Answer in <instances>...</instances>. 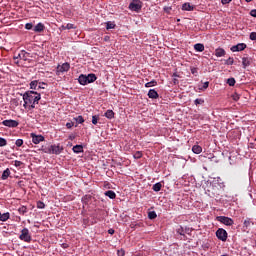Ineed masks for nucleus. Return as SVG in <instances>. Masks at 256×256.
<instances>
[{"instance_id":"f257e3e1","label":"nucleus","mask_w":256,"mask_h":256,"mask_svg":"<svg viewBox=\"0 0 256 256\" xmlns=\"http://www.w3.org/2000/svg\"><path fill=\"white\" fill-rule=\"evenodd\" d=\"M22 97L24 101L23 107L28 109V111H33L36 105H39V101H41V94L33 90L26 91Z\"/></svg>"},{"instance_id":"f03ea898","label":"nucleus","mask_w":256,"mask_h":256,"mask_svg":"<svg viewBox=\"0 0 256 256\" xmlns=\"http://www.w3.org/2000/svg\"><path fill=\"white\" fill-rule=\"evenodd\" d=\"M128 9H130V11H135L136 13H139V11L143 9V2H141V0H133L129 4Z\"/></svg>"},{"instance_id":"7ed1b4c3","label":"nucleus","mask_w":256,"mask_h":256,"mask_svg":"<svg viewBox=\"0 0 256 256\" xmlns=\"http://www.w3.org/2000/svg\"><path fill=\"white\" fill-rule=\"evenodd\" d=\"M19 239H20V241H24L25 243H31L33 238L31 237V233H29L28 228H24L21 230Z\"/></svg>"},{"instance_id":"20e7f679","label":"nucleus","mask_w":256,"mask_h":256,"mask_svg":"<svg viewBox=\"0 0 256 256\" xmlns=\"http://www.w3.org/2000/svg\"><path fill=\"white\" fill-rule=\"evenodd\" d=\"M63 149V145L61 144L50 145V155H61Z\"/></svg>"},{"instance_id":"39448f33","label":"nucleus","mask_w":256,"mask_h":256,"mask_svg":"<svg viewBox=\"0 0 256 256\" xmlns=\"http://www.w3.org/2000/svg\"><path fill=\"white\" fill-rule=\"evenodd\" d=\"M71 69V65L67 62L63 63L62 65H58L56 68V74L60 75V73H66Z\"/></svg>"},{"instance_id":"423d86ee","label":"nucleus","mask_w":256,"mask_h":256,"mask_svg":"<svg viewBox=\"0 0 256 256\" xmlns=\"http://www.w3.org/2000/svg\"><path fill=\"white\" fill-rule=\"evenodd\" d=\"M217 221H219L220 223H223L224 225H227L228 227H231V225H233L234 223L233 219L227 216H218Z\"/></svg>"},{"instance_id":"0eeeda50","label":"nucleus","mask_w":256,"mask_h":256,"mask_svg":"<svg viewBox=\"0 0 256 256\" xmlns=\"http://www.w3.org/2000/svg\"><path fill=\"white\" fill-rule=\"evenodd\" d=\"M2 124L4 127H10L12 129H15V127H19V122L17 120H4L2 121Z\"/></svg>"},{"instance_id":"6e6552de","label":"nucleus","mask_w":256,"mask_h":256,"mask_svg":"<svg viewBox=\"0 0 256 256\" xmlns=\"http://www.w3.org/2000/svg\"><path fill=\"white\" fill-rule=\"evenodd\" d=\"M216 237H218L220 241H227V231L223 228H219L216 231Z\"/></svg>"},{"instance_id":"1a4fd4ad","label":"nucleus","mask_w":256,"mask_h":256,"mask_svg":"<svg viewBox=\"0 0 256 256\" xmlns=\"http://www.w3.org/2000/svg\"><path fill=\"white\" fill-rule=\"evenodd\" d=\"M31 138H32V143H34V145H39V143H41L42 141H45V137H43V135H36L34 133L31 134Z\"/></svg>"},{"instance_id":"9d476101","label":"nucleus","mask_w":256,"mask_h":256,"mask_svg":"<svg viewBox=\"0 0 256 256\" xmlns=\"http://www.w3.org/2000/svg\"><path fill=\"white\" fill-rule=\"evenodd\" d=\"M245 49H247V44H245V43H239V44H237V45L232 46L230 50H231L233 53H235V52H237V51H245Z\"/></svg>"},{"instance_id":"9b49d317","label":"nucleus","mask_w":256,"mask_h":256,"mask_svg":"<svg viewBox=\"0 0 256 256\" xmlns=\"http://www.w3.org/2000/svg\"><path fill=\"white\" fill-rule=\"evenodd\" d=\"M18 57L22 59V61H28L29 57H33V56H31V53L25 50H21L20 53H18Z\"/></svg>"},{"instance_id":"f8f14e48","label":"nucleus","mask_w":256,"mask_h":256,"mask_svg":"<svg viewBox=\"0 0 256 256\" xmlns=\"http://www.w3.org/2000/svg\"><path fill=\"white\" fill-rule=\"evenodd\" d=\"M83 205H89L93 201V196L91 194H86L81 199Z\"/></svg>"},{"instance_id":"ddd939ff","label":"nucleus","mask_w":256,"mask_h":256,"mask_svg":"<svg viewBox=\"0 0 256 256\" xmlns=\"http://www.w3.org/2000/svg\"><path fill=\"white\" fill-rule=\"evenodd\" d=\"M33 31L35 32V33H43L44 31H45V24H43V23H38L35 27H34V29H33Z\"/></svg>"},{"instance_id":"4468645a","label":"nucleus","mask_w":256,"mask_h":256,"mask_svg":"<svg viewBox=\"0 0 256 256\" xmlns=\"http://www.w3.org/2000/svg\"><path fill=\"white\" fill-rule=\"evenodd\" d=\"M253 225H255V222H253V219L246 218L244 220V223H243V228L244 229H249V227H253Z\"/></svg>"},{"instance_id":"2eb2a0df","label":"nucleus","mask_w":256,"mask_h":256,"mask_svg":"<svg viewBox=\"0 0 256 256\" xmlns=\"http://www.w3.org/2000/svg\"><path fill=\"white\" fill-rule=\"evenodd\" d=\"M253 59H251L250 57H243L242 58V65L244 69H247V67H249V65H251Z\"/></svg>"},{"instance_id":"dca6fc26","label":"nucleus","mask_w":256,"mask_h":256,"mask_svg":"<svg viewBox=\"0 0 256 256\" xmlns=\"http://www.w3.org/2000/svg\"><path fill=\"white\" fill-rule=\"evenodd\" d=\"M149 99H159V93L155 89H150L148 91Z\"/></svg>"},{"instance_id":"f3484780","label":"nucleus","mask_w":256,"mask_h":256,"mask_svg":"<svg viewBox=\"0 0 256 256\" xmlns=\"http://www.w3.org/2000/svg\"><path fill=\"white\" fill-rule=\"evenodd\" d=\"M225 55H227V52L225 51V49L223 48H217L215 50V56L216 57H225Z\"/></svg>"},{"instance_id":"a211bd4d","label":"nucleus","mask_w":256,"mask_h":256,"mask_svg":"<svg viewBox=\"0 0 256 256\" xmlns=\"http://www.w3.org/2000/svg\"><path fill=\"white\" fill-rule=\"evenodd\" d=\"M78 82L80 83V85H88L89 82L87 80V75L81 74L78 78Z\"/></svg>"},{"instance_id":"6ab92c4d","label":"nucleus","mask_w":256,"mask_h":256,"mask_svg":"<svg viewBox=\"0 0 256 256\" xmlns=\"http://www.w3.org/2000/svg\"><path fill=\"white\" fill-rule=\"evenodd\" d=\"M86 79L88 83H95V81H97V75H95L94 73L88 74L86 76Z\"/></svg>"},{"instance_id":"aec40b11","label":"nucleus","mask_w":256,"mask_h":256,"mask_svg":"<svg viewBox=\"0 0 256 256\" xmlns=\"http://www.w3.org/2000/svg\"><path fill=\"white\" fill-rule=\"evenodd\" d=\"M10 175H11V170L9 168H7L2 173V176H1L2 181H6V179H9Z\"/></svg>"},{"instance_id":"412c9836","label":"nucleus","mask_w":256,"mask_h":256,"mask_svg":"<svg viewBox=\"0 0 256 256\" xmlns=\"http://www.w3.org/2000/svg\"><path fill=\"white\" fill-rule=\"evenodd\" d=\"M194 49L199 53H203V51H205V45H203L202 43H197L194 45Z\"/></svg>"},{"instance_id":"4be33fe9","label":"nucleus","mask_w":256,"mask_h":256,"mask_svg":"<svg viewBox=\"0 0 256 256\" xmlns=\"http://www.w3.org/2000/svg\"><path fill=\"white\" fill-rule=\"evenodd\" d=\"M73 153L79 154V153H83V145H75L72 148Z\"/></svg>"},{"instance_id":"5701e85b","label":"nucleus","mask_w":256,"mask_h":256,"mask_svg":"<svg viewBox=\"0 0 256 256\" xmlns=\"http://www.w3.org/2000/svg\"><path fill=\"white\" fill-rule=\"evenodd\" d=\"M104 195H105L106 197H109V199H116V197H117V194H115V191H113V190H108V191H106V192L104 193Z\"/></svg>"},{"instance_id":"b1692460","label":"nucleus","mask_w":256,"mask_h":256,"mask_svg":"<svg viewBox=\"0 0 256 256\" xmlns=\"http://www.w3.org/2000/svg\"><path fill=\"white\" fill-rule=\"evenodd\" d=\"M69 30V29H76L75 25L74 24H71V23H68L66 25H62L60 27V31H65V30Z\"/></svg>"},{"instance_id":"393cba45","label":"nucleus","mask_w":256,"mask_h":256,"mask_svg":"<svg viewBox=\"0 0 256 256\" xmlns=\"http://www.w3.org/2000/svg\"><path fill=\"white\" fill-rule=\"evenodd\" d=\"M193 9H195V7L191 6L190 3H184L182 5V11H193Z\"/></svg>"},{"instance_id":"a878e982","label":"nucleus","mask_w":256,"mask_h":256,"mask_svg":"<svg viewBox=\"0 0 256 256\" xmlns=\"http://www.w3.org/2000/svg\"><path fill=\"white\" fill-rule=\"evenodd\" d=\"M107 119H113L115 117V112L113 110H107L104 114Z\"/></svg>"},{"instance_id":"bb28decb","label":"nucleus","mask_w":256,"mask_h":256,"mask_svg":"<svg viewBox=\"0 0 256 256\" xmlns=\"http://www.w3.org/2000/svg\"><path fill=\"white\" fill-rule=\"evenodd\" d=\"M192 151L193 153H195L196 155H199V153H201L203 151V148L199 145H194L192 147Z\"/></svg>"},{"instance_id":"cd10ccee","label":"nucleus","mask_w":256,"mask_h":256,"mask_svg":"<svg viewBox=\"0 0 256 256\" xmlns=\"http://www.w3.org/2000/svg\"><path fill=\"white\" fill-rule=\"evenodd\" d=\"M10 217H11V214H9V212H6L4 214H1L0 221L2 222L9 221Z\"/></svg>"},{"instance_id":"c85d7f7f","label":"nucleus","mask_w":256,"mask_h":256,"mask_svg":"<svg viewBox=\"0 0 256 256\" xmlns=\"http://www.w3.org/2000/svg\"><path fill=\"white\" fill-rule=\"evenodd\" d=\"M39 85V81L34 80L30 82V89L37 91Z\"/></svg>"},{"instance_id":"c756f323","label":"nucleus","mask_w":256,"mask_h":256,"mask_svg":"<svg viewBox=\"0 0 256 256\" xmlns=\"http://www.w3.org/2000/svg\"><path fill=\"white\" fill-rule=\"evenodd\" d=\"M163 187V185L161 184V182H158L156 184L153 185L152 189L153 191H155L156 193H159V191H161V188Z\"/></svg>"},{"instance_id":"7c9ffc66","label":"nucleus","mask_w":256,"mask_h":256,"mask_svg":"<svg viewBox=\"0 0 256 256\" xmlns=\"http://www.w3.org/2000/svg\"><path fill=\"white\" fill-rule=\"evenodd\" d=\"M40 151H42L43 153H47L48 155H50V153H51V145H49V146H42V147L40 148Z\"/></svg>"},{"instance_id":"2f4dec72","label":"nucleus","mask_w":256,"mask_h":256,"mask_svg":"<svg viewBox=\"0 0 256 256\" xmlns=\"http://www.w3.org/2000/svg\"><path fill=\"white\" fill-rule=\"evenodd\" d=\"M148 219H151V220L157 219V212L155 211L148 212Z\"/></svg>"},{"instance_id":"473e14b6","label":"nucleus","mask_w":256,"mask_h":256,"mask_svg":"<svg viewBox=\"0 0 256 256\" xmlns=\"http://www.w3.org/2000/svg\"><path fill=\"white\" fill-rule=\"evenodd\" d=\"M116 25H115V22H111V21H108L106 23V29L109 30V29H115Z\"/></svg>"},{"instance_id":"72a5a7b5","label":"nucleus","mask_w":256,"mask_h":256,"mask_svg":"<svg viewBox=\"0 0 256 256\" xmlns=\"http://www.w3.org/2000/svg\"><path fill=\"white\" fill-rule=\"evenodd\" d=\"M155 86H157L156 80H151L150 82H147V83L145 84V87H146V88L155 87Z\"/></svg>"},{"instance_id":"f704fd0d","label":"nucleus","mask_w":256,"mask_h":256,"mask_svg":"<svg viewBox=\"0 0 256 256\" xmlns=\"http://www.w3.org/2000/svg\"><path fill=\"white\" fill-rule=\"evenodd\" d=\"M18 213H20V215H25V213H27V206H21L18 208Z\"/></svg>"},{"instance_id":"c9c22d12","label":"nucleus","mask_w":256,"mask_h":256,"mask_svg":"<svg viewBox=\"0 0 256 256\" xmlns=\"http://www.w3.org/2000/svg\"><path fill=\"white\" fill-rule=\"evenodd\" d=\"M134 159H141L143 157V152L141 151H136L133 155Z\"/></svg>"},{"instance_id":"e433bc0d","label":"nucleus","mask_w":256,"mask_h":256,"mask_svg":"<svg viewBox=\"0 0 256 256\" xmlns=\"http://www.w3.org/2000/svg\"><path fill=\"white\" fill-rule=\"evenodd\" d=\"M227 83H228V85H229L230 87H235V83H236L235 78H229V79L227 80Z\"/></svg>"},{"instance_id":"4c0bfd02","label":"nucleus","mask_w":256,"mask_h":256,"mask_svg":"<svg viewBox=\"0 0 256 256\" xmlns=\"http://www.w3.org/2000/svg\"><path fill=\"white\" fill-rule=\"evenodd\" d=\"M74 121H76L77 123H80V124L85 123V119L83 118V116H78V117L74 118Z\"/></svg>"},{"instance_id":"58836bf2","label":"nucleus","mask_w":256,"mask_h":256,"mask_svg":"<svg viewBox=\"0 0 256 256\" xmlns=\"http://www.w3.org/2000/svg\"><path fill=\"white\" fill-rule=\"evenodd\" d=\"M176 233H178V235H183V237H185V230L181 226L176 229Z\"/></svg>"},{"instance_id":"ea45409f","label":"nucleus","mask_w":256,"mask_h":256,"mask_svg":"<svg viewBox=\"0 0 256 256\" xmlns=\"http://www.w3.org/2000/svg\"><path fill=\"white\" fill-rule=\"evenodd\" d=\"M203 103H205V100L201 98L194 100V105H203Z\"/></svg>"},{"instance_id":"a19ab883","label":"nucleus","mask_w":256,"mask_h":256,"mask_svg":"<svg viewBox=\"0 0 256 256\" xmlns=\"http://www.w3.org/2000/svg\"><path fill=\"white\" fill-rule=\"evenodd\" d=\"M7 140L3 137H0V147H6Z\"/></svg>"},{"instance_id":"79ce46f5","label":"nucleus","mask_w":256,"mask_h":256,"mask_svg":"<svg viewBox=\"0 0 256 256\" xmlns=\"http://www.w3.org/2000/svg\"><path fill=\"white\" fill-rule=\"evenodd\" d=\"M37 209H45V203L43 201H38Z\"/></svg>"},{"instance_id":"37998d69","label":"nucleus","mask_w":256,"mask_h":256,"mask_svg":"<svg viewBox=\"0 0 256 256\" xmlns=\"http://www.w3.org/2000/svg\"><path fill=\"white\" fill-rule=\"evenodd\" d=\"M98 121H99V116H97V115L92 116V124L93 125H97Z\"/></svg>"},{"instance_id":"c03bdc74","label":"nucleus","mask_w":256,"mask_h":256,"mask_svg":"<svg viewBox=\"0 0 256 256\" xmlns=\"http://www.w3.org/2000/svg\"><path fill=\"white\" fill-rule=\"evenodd\" d=\"M15 145L16 147H23V139H17Z\"/></svg>"},{"instance_id":"a18cd8bd","label":"nucleus","mask_w":256,"mask_h":256,"mask_svg":"<svg viewBox=\"0 0 256 256\" xmlns=\"http://www.w3.org/2000/svg\"><path fill=\"white\" fill-rule=\"evenodd\" d=\"M234 60L233 57H229L226 61H225V65H233Z\"/></svg>"},{"instance_id":"49530a36","label":"nucleus","mask_w":256,"mask_h":256,"mask_svg":"<svg viewBox=\"0 0 256 256\" xmlns=\"http://www.w3.org/2000/svg\"><path fill=\"white\" fill-rule=\"evenodd\" d=\"M232 99L233 101H239V99H241V95L237 94V93H234L232 95Z\"/></svg>"},{"instance_id":"de8ad7c7","label":"nucleus","mask_w":256,"mask_h":256,"mask_svg":"<svg viewBox=\"0 0 256 256\" xmlns=\"http://www.w3.org/2000/svg\"><path fill=\"white\" fill-rule=\"evenodd\" d=\"M25 29H27L28 31H31V29H33V24L32 23H26Z\"/></svg>"},{"instance_id":"09e8293b","label":"nucleus","mask_w":256,"mask_h":256,"mask_svg":"<svg viewBox=\"0 0 256 256\" xmlns=\"http://www.w3.org/2000/svg\"><path fill=\"white\" fill-rule=\"evenodd\" d=\"M250 40L251 41H256V32H251L250 33Z\"/></svg>"},{"instance_id":"8fccbe9b","label":"nucleus","mask_w":256,"mask_h":256,"mask_svg":"<svg viewBox=\"0 0 256 256\" xmlns=\"http://www.w3.org/2000/svg\"><path fill=\"white\" fill-rule=\"evenodd\" d=\"M73 125H75V123H73V122H67V123H66L67 129H72V128H73Z\"/></svg>"},{"instance_id":"3c124183","label":"nucleus","mask_w":256,"mask_h":256,"mask_svg":"<svg viewBox=\"0 0 256 256\" xmlns=\"http://www.w3.org/2000/svg\"><path fill=\"white\" fill-rule=\"evenodd\" d=\"M14 165H15L16 167H21V165H23V162H21V161H19V160H15V161H14Z\"/></svg>"},{"instance_id":"603ef678","label":"nucleus","mask_w":256,"mask_h":256,"mask_svg":"<svg viewBox=\"0 0 256 256\" xmlns=\"http://www.w3.org/2000/svg\"><path fill=\"white\" fill-rule=\"evenodd\" d=\"M117 255L118 256H125V250H123V249L118 250Z\"/></svg>"},{"instance_id":"864d4df0","label":"nucleus","mask_w":256,"mask_h":256,"mask_svg":"<svg viewBox=\"0 0 256 256\" xmlns=\"http://www.w3.org/2000/svg\"><path fill=\"white\" fill-rule=\"evenodd\" d=\"M233 0H221L222 5H229Z\"/></svg>"},{"instance_id":"5fc2aeb1","label":"nucleus","mask_w":256,"mask_h":256,"mask_svg":"<svg viewBox=\"0 0 256 256\" xmlns=\"http://www.w3.org/2000/svg\"><path fill=\"white\" fill-rule=\"evenodd\" d=\"M250 15L251 17H255L256 18V9H253L250 11Z\"/></svg>"},{"instance_id":"6e6d98bb","label":"nucleus","mask_w":256,"mask_h":256,"mask_svg":"<svg viewBox=\"0 0 256 256\" xmlns=\"http://www.w3.org/2000/svg\"><path fill=\"white\" fill-rule=\"evenodd\" d=\"M76 137H77V136H75L74 134H71V135L68 137V139H69L70 141H75Z\"/></svg>"},{"instance_id":"4d7b16f0","label":"nucleus","mask_w":256,"mask_h":256,"mask_svg":"<svg viewBox=\"0 0 256 256\" xmlns=\"http://www.w3.org/2000/svg\"><path fill=\"white\" fill-rule=\"evenodd\" d=\"M43 85H45V82H40L38 84V89H45V87H43Z\"/></svg>"},{"instance_id":"13d9d810","label":"nucleus","mask_w":256,"mask_h":256,"mask_svg":"<svg viewBox=\"0 0 256 256\" xmlns=\"http://www.w3.org/2000/svg\"><path fill=\"white\" fill-rule=\"evenodd\" d=\"M164 11L165 13H171V7H165Z\"/></svg>"},{"instance_id":"bf43d9fd","label":"nucleus","mask_w":256,"mask_h":256,"mask_svg":"<svg viewBox=\"0 0 256 256\" xmlns=\"http://www.w3.org/2000/svg\"><path fill=\"white\" fill-rule=\"evenodd\" d=\"M191 73L192 75H197V68H192Z\"/></svg>"},{"instance_id":"052dcab7","label":"nucleus","mask_w":256,"mask_h":256,"mask_svg":"<svg viewBox=\"0 0 256 256\" xmlns=\"http://www.w3.org/2000/svg\"><path fill=\"white\" fill-rule=\"evenodd\" d=\"M208 88H209V82H204L203 89H208Z\"/></svg>"},{"instance_id":"680f3d73","label":"nucleus","mask_w":256,"mask_h":256,"mask_svg":"<svg viewBox=\"0 0 256 256\" xmlns=\"http://www.w3.org/2000/svg\"><path fill=\"white\" fill-rule=\"evenodd\" d=\"M109 235H115V230L113 228L108 230Z\"/></svg>"},{"instance_id":"e2e57ef3","label":"nucleus","mask_w":256,"mask_h":256,"mask_svg":"<svg viewBox=\"0 0 256 256\" xmlns=\"http://www.w3.org/2000/svg\"><path fill=\"white\" fill-rule=\"evenodd\" d=\"M13 59H14V61H16V59H21V58L19 57V54H18V55H15V56L13 57Z\"/></svg>"},{"instance_id":"0e129e2a","label":"nucleus","mask_w":256,"mask_h":256,"mask_svg":"<svg viewBox=\"0 0 256 256\" xmlns=\"http://www.w3.org/2000/svg\"><path fill=\"white\" fill-rule=\"evenodd\" d=\"M246 1V3H251V1H253V0H245Z\"/></svg>"},{"instance_id":"69168bd1","label":"nucleus","mask_w":256,"mask_h":256,"mask_svg":"<svg viewBox=\"0 0 256 256\" xmlns=\"http://www.w3.org/2000/svg\"><path fill=\"white\" fill-rule=\"evenodd\" d=\"M107 39H108V37L106 36V37H105V41H107Z\"/></svg>"}]
</instances>
